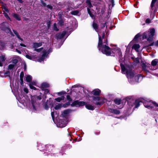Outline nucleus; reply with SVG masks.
<instances>
[{
	"label": "nucleus",
	"instance_id": "nucleus-33",
	"mask_svg": "<svg viewBox=\"0 0 158 158\" xmlns=\"http://www.w3.org/2000/svg\"><path fill=\"white\" fill-rule=\"evenodd\" d=\"M13 32H14V33L16 35V36H17V37L18 38L19 40H21L20 39V36H19V34H18V33L16 31H15L14 30H13Z\"/></svg>",
	"mask_w": 158,
	"mask_h": 158
},
{
	"label": "nucleus",
	"instance_id": "nucleus-9",
	"mask_svg": "<svg viewBox=\"0 0 158 158\" xmlns=\"http://www.w3.org/2000/svg\"><path fill=\"white\" fill-rule=\"evenodd\" d=\"M108 110L110 112L116 114H119L120 113V111L116 109L109 108L108 109Z\"/></svg>",
	"mask_w": 158,
	"mask_h": 158
},
{
	"label": "nucleus",
	"instance_id": "nucleus-2",
	"mask_svg": "<svg viewBox=\"0 0 158 158\" xmlns=\"http://www.w3.org/2000/svg\"><path fill=\"white\" fill-rule=\"evenodd\" d=\"M121 67L122 69V72L123 73H126L127 77L128 79L132 78L134 76L133 72L131 70H127L125 68L124 66L122 64H121Z\"/></svg>",
	"mask_w": 158,
	"mask_h": 158
},
{
	"label": "nucleus",
	"instance_id": "nucleus-4",
	"mask_svg": "<svg viewBox=\"0 0 158 158\" xmlns=\"http://www.w3.org/2000/svg\"><path fill=\"white\" fill-rule=\"evenodd\" d=\"M93 100L95 102V104L97 105H101L103 104L105 102V100L102 98L98 97H94Z\"/></svg>",
	"mask_w": 158,
	"mask_h": 158
},
{
	"label": "nucleus",
	"instance_id": "nucleus-36",
	"mask_svg": "<svg viewBox=\"0 0 158 158\" xmlns=\"http://www.w3.org/2000/svg\"><path fill=\"white\" fill-rule=\"evenodd\" d=\"M53 29L56 31H58V29L56 27V23H54L53 25Z\"/></svg>",
	"mask_w": 158,
	"mask_h": 158
},
{
	"label": "nucleus",
	"instance_id": "nucleus-13",
	"mask_svg": "<svg viewBox=\"0 0 158 158\" xmlns=\"http://www.w3.org/2000/svg\"><path fill=\"white\" fill-rule=\"evenodd\" d=\"M155 31V29L154 28L151 29L150 30L149 33V38H151L154 35Z\"/></svg>",
	"mask_w": 158,
	"mask_h": 158
},
{
	"label": "nucleus",
	"instance_id": "nucleus-14",
	"mask_svg": "<svg viewBox=\"0 0 158 158\" xmlns=\"http://www.w3.org/2000/svg\"><path fill=\"white\" fill-rule=\"evenodd\" d=\"M100 92L101 91L99 89H96L92 92V93L95 95H97L99 94Z\"/></svg>",
	"mask_w": 158,
	"mask_h": 158
},
{
	"label": "nucleus",
	"instance_id": "nucleus-23",
	"mask_svg": "<svg viewBox=\"0 0 158 158\" xmlns=\"http://www.w3.org/2000/svg\"><path fill=\"white\" fill-rule=\"evenodd\" d=\"M32 79V77L29 75H27L26 77V80L27 82H30Z\"/></svg>",
	"mask_w": 158,
	"mask_h": 158
},
{
	"label": "nucleus",
	"instance_id": "nucleus-22",
	"mask_svg": "<svg viewBox=\"0 0 158 158\" xmlns=\"http://www.w3.org/2000/svg\"><path fill=\"white\" fill-rule=\"evenodd\" d=\"M59 22L58 23V24L60 26H62L64 24V21L60 17L59 18Z\"/></svg>",
	"mask_w": 158,
	"mask_h": 158
},
{
	"label": "nucleus",
	"instance_id": "nucleus-32",
	"mask_svg": "<svg viewBox=\"0 0 158 158\" xmlns=\"http://www.w3.org/2000/svg\"><path fill=\"white\" fill-rule=\"evenodd\" d=\"M79 11L77 10L72 11L71 12V14L74 15H77Z\"/></svg>",
	"mask_w": 158,
	"mask_h": 158
},
{
	"label": "nucleus",
	"instance_id": "nucleus-41",
	"mask_svg": "<svg viewBox=\"0 0 158 158\" xmlns=\"http://www.w3.org/2000/svg\"><path fill=\"white\" fill-rule=\"evenodd\" d=\"M42 86L43 87H48V85L46 83H43L42 84Z\"/></svg>",
	"mask_w": 158,
	"mask_h": 158
},
{
	"label": "nucleus",
	"instance_id": "nucleus-54",
	"mask_svg": "<svg viewBox=\"0 0 158 158\" xmlns=\"http://www.w3.org/2000/svg\"><path fill=\"white\" fill-rule=\"evenodd\" d=\"M10 72L8 71H7L5 73V74H6L7 75H9Z\"/></svg>",
	"mask_w": 158,
	"mask_h": 158
},
{
	"label": "nucleus",
	"instance_id": "nucleus-40",
	"mask_svg": "<svg viewBox=\"0 0 158 158\" xmlns=\"http://www.w3.org/2000/svg\"><path fill=\"white\" fill-rule=\"evenodd\" d=\"M154 45L156 46H158V40L155 43H153L150 45L151 46Z\"/></svg>",
	"mask_w": 158,
	"mask_h": 158
},
{
	"label": "nucleus",
	"instance_id": "nucleus-18",
	"mask_svg": "<svg viewBox=\"0 0 158 158\" xmlns=\"http://www.w3.org/2000/svg\"><path fill=\"white\" fill-rule=\"evenodd\" d=\"M139 47L140 46L139 44H135L133 45L132 48L134 49L136 52H138L139 51Z\"/></svg>",
	"mask_w": 158,
	"mask_h": 158
},
{
	"label": "nucleus",
	"instance_id": "nucleus-56",
	"mask_svg": "<svg viewBox=\"0 0 158 158\" xmlns=\"http://www.w3.org/2000/svg\"><path fill=\"white\" fill-rule=\"evenodd\" d=\"M3 63V62H2L0 60V66H2V64Z\"/></svg>",
	"mask_w": 158,
	"mask_h": 158
},
{
	"label": "nucleus",
	"instance_id": "nucleus-25",
	"mask_svg": "<svg viewBox=\"0 0 158 158\" xmlns=\"http://www.w3.org/2000/svg\"><path fill=\"white\" fill-rule=\"evenodd\" d=\"M34 98H35V97L33 96V97H32V98H31L32 103V106H33V108L34 110H36V108L35 106V103L33 100Z\"/></svg>",
	"mask_w": 158,
	"mask_h": 158
},
{
	"label": "nucleus",
	"instance_id": "nucleus-3",
	"mask_svg": "<svg viewBox=\"0 0 158 158\" xmlns=\"http://www.w3.org/2000/svg\"><path fill=\"white\" fill-rule=\"evenodd\" d=\"M52 49L50 48L49 49L45 48L43 51V54L42 56L40 58L38 59V61L40 62H41L44 60L48 58V54L52 52Z\"/></svg>",
	"mask_w": 158,
	"mask_h": 158
},
{
	"label": "nucleus",
	"instance_id": "nucleus-6",
	"mask_svg": "<svg viewBox=\"0 0 158 158\" xmlns=\"http://www.w3.org/2000/svg\"><path fill=\"white\" fill-rule=\"evenodd\" d=\"M144 106L147 108H152L154 107V106L157 107H158V105L157 104L155 103L152 102H147V103H144Z\"/></svg>",
	"mask_w": 158,
	"mask_h": 158
},
{
	"label": "nucleus",
	"instance_id": "nucleus-7",
	"mask_svg": "<svg viewBox=\"0 0 158 158\" xmlns=\"http://www.w3.org/2000/svg\"><path fill=\"white\" fill-rule=\"evenodd\" d=\"M158 0H152L151 7L152 10H154V11H156V7H158Z\"/></svg>",
	"mask_w": 158,
	"mask_h": 158
},
{
	"label": "nucleus",
	"instance_id": "nucleus-45",
	"mask_svg": "<svg viewBox=\"0 0 158 158\" xmlns=\"http://www.w3.org/2000/svg\"><path fill=\"white\" fill-rule=\"evenodd\" d=\"M151 22V20L149 19H147L146 20V23H149Z\"/></svg>",
	"mask_w": 158,
	"mask_h": 158
},
{
	"label": "nucleus",
	"instance_id": "nucleus-52",
	"mask_svg": "<svg viewBox=\"0 0 158 158\" xmlns=\"http://www.w3.org/2000/svg\"><path fill=\"white\" fill-rule=\"evenodd\" d=\"M65 126V124H63L61 125H60L59 126V127H63Z\"/></svg>",
	"mask_w": 158,
	"mask_h": 158
},
{
	"label": "nucleus",
	"instance_id": "nucleus-37",
	"mask_svg": "<svg viewBox=\"0 0 158 158\" xmlns=\"http://www.w3.org/2000/svg\"><path fill=\"white\" fill-rule=\"evenodd\" d=\"M26 57L29 59L30 60H32L33 57L32 56H31L30 55H26Z\"/></svg>",
	"mask_w": 158,
	"mask_h": 158
},
{
	"label": "nucleus",
	"instance_id": "nucleus-10",
	"mask_svg": "<svg viewBox=\"0 0 158 158\" xmlns=\"http://www.w3.org/2000/svg\"><path fill=\"white\" fill-rule=\"evenodd\" d=\"M46 150H48L49 152H51V151L54 149V147L52 145H47L46 146Z\"/></svg>",
	"mask_w": 158,
	"mask_h": 158
},
{
	"label": "nucleus",
	"instance_id": "nucleus-44",
	"mask_svg": "<svg viewBox=\"0 0 158 158\" xmlns=\"http://www.w3.org/2000/svg\"><path fill=\"white\" fill-rule=\"evenodd\" d=\"M54 112H51V115L52 118V119L53 120L55 117L54 115Z\"/></svg>",
	"mask_w": 158,
	"mask_h": 158
},
{
	"label": "nucleus",
	"instance_id": "nucleus-26",
	"mask_svg": "<svg viewBox=\"0 0 158 158\" xmlns=\"http://www.w3.org/2000/svg\"><path fill=\"white\" fill-rule=\"evenodd\" d=\"M69 112V110H67L64 111L63 113L62 114V115L63 116H65Z\"/></svg>",
	"mask_w": 158,
	"mask_h": 158
},
{
	"label": "nucleus",
	"instance_id": "nucleus-8",
	"mask_svg": "<svg viewBox=\"0 0 158 158\" xmlns=\"http://www.w3.org/2000/svg\"><path fill=\"white\" fill-rule=\"evenodd\" d=\"M54 44H55L56 42H57L56 44L55 45L57 48H59L60 46L63 44L64 41H62V40H54L53 42Z\"/></svg>",
	"mask_w": 158,
	"mask_h": 158
},
{
	"label": "nucleus",
	"instance_id": "nucleus-46",
	"mask_svg": "<svg viewBox=\"0 0 158 158\" xmlns=\"http://www.w3.org/2000/svg\"><path fill=\"white\" fill-rule=\"evenodd\" d=\"M43 49V48H39V49H35V50L37 51V52H40L42 49Z\"/></svg>",
	"mask_w": 158,
	"mask_h": 158
},
{
	"label": "nucleus",
	"instance_id": "nucleus-27",
	"mask_svg": "<svg viewBox=\"0 0 158 158\" xmlns=\"http://www.w3.org/2000/svg\"><path fill=\"white\" fill-rule=\"evenodd\" d=\"M15 66L13 64H10L8 66V70H11L14 69V68L15 67Z\"/></svg>",
	"mask_w": 158,
	"mask_h": 158
},
{
	"label": "nucleus",
	"instance_id": "nucleus-62",
	"mask_svg": "<svg viewBox=\"0 0 158 158\" xmlns=\"http://www.w3.org/2000/svg\"><path fill=\"white\" fill-rule=\"evenodd\" d=\"M18 1H19L20 3H22L23 1L22 0H17Z\"/></svg>",
	"mask_w": 158,
	"mask_h": 158
},
{
	"label": "nucleus",
	"instance_id": "nucleus-16",
	"mask_svg": "<svg viewBox=\"0 0 158 158\" xmlns=\"http://www.w3.org/2000/svg\"><path fill=\"white\" fill-rule=\"evenodd\" d=\"M24 76V73L23 72H21L20 73V80L21 81V84L22 85L23 84V77Z\"/></svg>",
	"mask_w": 158,
	"mask_h": 158
},
{
	"label": "nucleus",
	"instance_id": "nucleus-20",
	"mask_svg": "<svg viewBox=\"0 0 158 158\" xmlns=\"http://www.w3.org/2000/svg\"><path fill=\"white\" fill-rule=\"evenodd\" d=\"M85 107L87 109L89 110H93L94 109V106L90 104H88L86 105L85 106Z\"/></svg>",
	"mask_w": 158,
	"mask_h": 158
},
{
	"label": "nucleus",
	"instance_id": "nucleus-55",
	"mask_svg": "<svg viewBox=\"0 0 158 158\" xmlns=\"http://www.w3.org/2000/svg\"><path fill=\"white\" fill-rule=\"evenodd\" d=\"M20 45L21 46H22V47H26V46L23 44H20Z\"/></svg>",
	"mask_w": 158,
	"mask_h": 158
},
{
	"label": "nucleus",
	"instance_id": "nucleus-17",
	"mask_svg": "<svg viewBox=\"0 0 158 158\" xmlns=\"http://www.w3.org/2000/svg\"><path fill=\"white\" fill-rule=\"evenodd\" d=\"M135 79L136 82H139V81H141L142 80V77L140 75H138L135 76Z\"/></svg>",
	"mask_w": 158,
	"mask_h": 158
},
{
	"label": "nucleus",
	"instance_id": "nucleus-61",
	"mask_svg": "<svg viewBox=\"0 0 158 158\" xmlns=\"http://www.w3.org/2000/svg\"><path fill=\"white\" fill-rule=\"evenodd\" d=\"M151 16H153V17H154V14H151ZM153 18H152V19H153Z\"/></svg>",
	"mask_w": 158,
	"mask_h": 158
},
{
	"label": "nucleus",
	"instance_id": "nucleus-51",
	"mask_svg": "<svg viewBox=\"0 0 158 158\" xmlns=\"http://www.w3.org/2000/svg\"><path fill=\"white\" fill-rule=\"evenodd\" d=\"M47 7L48 8H49L50 9H52V7L50 5H48L47 6Z\"/></svg>",
	"mask_w": 158,
	"mask_h": 158
},
{
	"label": "nucleus",
	"instance_id": "nucleus-39",
	"mask_svg": "<svg viewBox=\"0 0 158 158\" xmlns=\"http://www.w3.org/2000/svg\"><path fill=\"white\" fill-rule=\"evenodd\" d=\"M146 33H144L143 36V39H146L147 38V35Z\"/></svg>",
	"mask_w": 158,
	"mask_h": 158
},
{
	"label": "nucleus",
	"instance_id": "nucleus-60",
	"mask_svg": "<svg viewBox=\"0 0 158 158\" xmlns=\"http://www.w3.org/2000/svg\"><path fill=\"white\" fill-rule=\"evenodd\" d=\"M99 38V40H101V37L100 34H98Z\"/></svg>",
	"mask_w": 158,
	"mask_h": 158
},
{
	"label": "nucleus",
	"instance_id": "nucleus-11",
	"mask_svg": "<svg viewBox=\"0 0 158 158\" xmlns=\"http://www.w3.org/2000/svg\"><path fill=\"white\" fill-rule=\"evenodd\" d=\"M74 103L75 105H78L79 106H82L85 105V102H84L78 101H75L74 102Z\"/></svg>",
	"mask_w": 158,
	"mask_h": 158
},
{
	"label": "nucleus",
	"instance_id": "nucleus-24",
	"mask_svg": "<svg viewBox=\"0 0 158 158\" xmlns=\"http://www.w3.org/2000/svg\"><path fill=\"white\" fill-rule=\"evenodd\" d=\"M93 28L95 30L98 32V26L96 23H94L93 24Z\"/></svg>",
	"mask_w": 158,
	"mask_h": 158
},
{
	"label": "nucleus",
	"instance_id": "nucleus-42",
	"mask_svg": "<svg viewBox=\"0 0 158 158\" xmlns=\"http://www.w3.org/2000/svg\"><path fill=\"white\" fill-rule=\"evenodd\" d=\"M4 15L5 16V17L8 19H9L10 20V21H11V20H10V18L8 16V15L6 14V13H5L4 14Z\"/></svg>",
	"mask_w": 158,
	"mask_h": 158
},
{
	"label": "nucleus",
	"instance_id": "nucleus-53",
	"mask_svg": "<svg viewBox=\"0 0 158 158\" xmlns=\"http://www.w3.org/2000/svg\"><path fill=\"white\" fill-rule=\"evenodd\" d=\"M90 16L92 18V19H94V15L92 14H91L90 15Z\"/></svg>",
	"mask_w": 158,
	"mask_h": 158
},
{
	"label": "nucleus",
	"instance_id": "nucleus-30",
	"mask_svg": "<svg viewBox=\"0 0 158 158\" xmlns=\"http://www.w3.org/2000/svg\"><path fill=\"white\" fill-rule=\"evenodd\" d=\"M64 99V97H59L55 99V100L56 101L60 102L61 100Z\"/></svg>",
	"mask_w": 158,
	"mask_h": 158
},
{
	"label": "nucleus",
	"instance_id": "nucleus-63",
	"mask_svg": "<svg viewBox=\"0 0 158 158\" xmlns=\"http://www.w3.org/2000/svg\"><path fill=\"white\" fill-rule=\"evenodd\" d=\"M102 39H104V34H103L102 35Z\"/></svg>",
	"mask_w": 158,
	"mask_h": 158
},
{
	"label": "nucleus",
	"instance_id": "nucleus-49",
	"mask_svg": "<svg viewBox=\"0 0 158 158\" xmlns=\"http://www.w3.org/2000/svg\"><path fill=\"white\" fill-rule=\"evenodd\" d=\"M89 15H90L91 14H92L91 12L89 9H87Z\"/></svg>",
	"mask_w": 158,
	"mask_h": 158
},
{
	"label": "nucleus",
	"instance_id": "nucleus-31",
	"mask_svg": "<svg viewBox=\"0 0 158 158\" xmlns=\"http://www.w3.org/2000/svg\"><path fill=\"white\" fill-rule=\"evenodd\" d=\"M6 60V58L4 56L2 55L0 56V60L4 62Z\"/></svg>",
	"mask_w": 158,
	"mask_h": 158
},
{
	"label": "nucleus",
	"instance_id": "nucleus-47",
	"mask_svg": "<svg viewBox=\"0 0 158 158\" xmlns=\"http://www.w3.org/2000/svg\"><path fill=\"white\" fill-rule=\"evenodd\" d=\"M24 91L26 93H27L28 92V90L27 88H24Z\"/></svg>",
	"mask_w": 158,
	"mask_h": 158
},
{
	"label": "nucleus",
	"instance_id": "nucleus-48",
	"mask_svg": "<svg viewBox=\"0 0 158 158\" xmlns=\"http://www.w3.org/2000/svg\"><path fill=\"white\" fill-rule=\"evenodd\" d=\"M67 98L68 100L69 101H71V98H70V97L69 95H67Z\"/></svg>",
	"mask_w": 158,
	"mask_h": 158
},
{
	"label": "nucleus",
	"instance_id": "nucleus-15",
	"mask_svg": "<svg viewBox=\"0 0 158 158\" xmlns=\"http://www.w3.org/2000/svg\"><path fill=\"white\" fill-rule=\"evenodd\" d=\"M42 45V43L41 42H39L38 43H34L33 44L32 46L34 48H37L41 46Z\"/></svg>",
	"mask_w": 158,
	"mask_h": 158
},
{
	"label": "nucleus",
	"instance_id": "nucleus-57",
	"mask_svg": "<svg viewBox=\"0 0 158 158\" xmlns=\"http://www.w3.org/2000/svg\"><path fill=\"white\" fill-rule=\"evenodd\" d=\"M45 91V93H47L49 92V91L48 89H46L44 90Z\"/></svg>",
	"mask_w": 158,
	"mask_h": 158
},
{
	"label": "nucleus",
	"instance_id": "nucleus-64",
	"mask_svg": "<svg viewBox=\"0 0 158 158\" xmlns=\"http://www.w3.org/2000/svg\"><path fill=\"white\" fill-rule=\"evenodd\" d=\"M43 5L44 6H45L46 5V4L44 3H43Z\"/></svg>",
	"mask_w": 158,
	"mask_h": 158
},
{
	"label": "nucleus",
	"instance_id": "nucleus-38",
	"mask_svg": "<svg viewBox=\"0 0 158 158\" xmlns=\"http://www.w3.org/2000/svg\"><path fill=\"white\" fill-rule=\"evenodd\" d=\"M61 107V106L60 104L56 105L55 107V109L56 110H58L60 109Z\"/></svg>",
	"mask_w": 158,
	"mask_h": 158
},
{
	"label": "nucleus",
	"instance_id": "nucleus-29",
	"mask_svg": "<svg viewBox=\"0 0 158 158\" xmlns=\"http://www.w3.org/2000/svg\"><path fill=\"white\" fill-rule=\"evenodd\" d=\"M18 60L16 59L13 58L12 60V64L16 66V64L18 63Z\"/></svg>",
	"mask_w": 158,
	"mask_h": 158
},
{
	"label": "nucleus",
	"instance_id": "nucleus-19",
	"mask_svg": "<svg viewBox=\"0 0 158 158\" xmlns=\"http://www.w3.org/2000/svg\"><path fill=\"white\" fill-rule=\"evenodd\" d=\"M140 102L139 101V100H136L135 101V103L133 105H132V106L133 105H134L135 106V108H137L139 106Z\"/></svg>",
	"mask_w": 158,
	"mask_h": 158
},
{
	"label": "nucleus",
	"instance_id": "nucleus-12",
	"mask_svg": "<svg viewBox=\"0 0 158 158\" xmlns=\"http://www.w3.org/2000/svg\"><path fill=\"white\" fill-rule=\"evenodd\" d=\"M2 30L6 33H10L11 34H12L11 30L8 27H2Z\"/></svg>",
	"mask_w": 158,
	"mask_h": 158
},
{
	"label": "nucleus",
	"instance_id": "nucleus-50",
	"mask_svg": "<svg viewBox=\"0 0 158 158\" xmlns=\"http://www.w3.org/2000/svg\"><path fill=\"white\" fill-rule=\"evenodd\" d=\"M36 98L40 100L41 99V96H39L36 97Z\"/></svg>",
	"mask_w": 158,
	"mask_h": 158
},
{
	"label": "nucleus",
	"instance_id": "nucleus-34",
	"mask_svg": "<svg viewBox=\"0 0 158 158\" xmlns=\"http://www.w3.org/2000/svg\"><path fill=\"white\" fill-rule=\"evenodd\" d=\"M141 36V35L139 33H138L135 36L133 40H137Z\"/></svg>",
	"mask_w": 158,
	"mask_h": 158
},
{
	"label": "nucleus",
	"instance_id": "nucleus-43",
	"mask_svg": "<svg viewBox=\"0 0 158 158\" xmlns=\"http://www.w3.org/2000/svg\"><path fill=\"white\" fill-rule=\"evenodd\" d=\"M29 86L30 88L31 89H33L34 90H35L36 89V88L31 85V84H29Z\"/></svg>",
	"mask_w": 158,
	"mask_h": 158
},
{
	"label": "nucleus",
	"instance_id": "nucleus-28",
	"mask_svg": "<svg viewBox=\"0 0 158 158\" xmlns=\"http://www.w3.org/2000/svg\"><path fill=\"white\" fill-rule=\"evenodd\" d=\"M121 100L119 99H115L114 100V102L117 105L120 104L121 102Z\"/></svg>",
	"mask_w": 158,
	"mask_h": 158
},
{
	"label": "nucleus",
	"instance_id": "nucleus-5",
	"mask_svg": "<svg viewBox=\"0 0 158 158\" xmlns=\"http://www.w3.org/2000/svg\"><path fill=\"white\" fill-rule=\"evenodd\" d=\"M68 36V33L65 31H64L61 33H58L56 35V37L58 39H65Z\"/></svg>",
	"mask_w": 158,
	"mask_h": 158
},
{
	"label": "nucleus",
	"instance_id": "nucleus-1",
	"mask_svg": "<svg viewBox=\"0 0 158 158\" xmlns=\"http://www.w3.org/2000/svg\"><path fill=\"white\" fill-rule=\"evenodd\" d=\"M98 47L103 54L107 56H114L115 54L120 55L121 54L120 48L116 47L112 49L110 48L108 46L107 40H99Z\"/></svg>",
	"mask_w": 158,
	"mask_h": 158
},
{
	"label": "nucleus",
	"instance_id": "nucleus-58",
	"mask_svg": "<svg viewBox=\"0 0 158 158\" xmlns=\"http://www.w3.org/2000/svg\"><path fill=\"white\" fill-rule=\"evenodd\" d=\"M4 10L6 11L7 12H9V10H8L6 8H4Z\"/></svg>",
	"mask_w": 158,
	"mask_h": 158
},
{
	"label": "nucleus",
	"instance_id": "nucleus-21",
	"mask_svg": "<svg viewBox=\"0 0 158 158\" xmlns=\"http://www.w3.org/2000/svg\"><path fill=\"white\" fill-rule=\"evenodd\" d=\"M17 20L20 21L21 20V18L19 15L17 14L13 13L12 15Z\"/></svg>",
	"mask_w": 158,
	"mask_h": 158
},
{
	"label": "nucleus",
	"instance_id": "nucleus-35",
	"mask_svg": "<svg viewBox=\"0 0 158 158\" xmlns=\"http://www.w3.org/2000/svg\"><path fill=\"white\" fill-rule=\"evenodd\" d=\"M157 62H158L155 60L152 61L151 64L153 66H155L157 64Z\"/></svg>",
	"mask_w": 158,
	"mask_h": 158
},
{
	"label": "nucleus",
	"instance_id": "nucleus-59",
	"mask_svg": "<svg viewBox=\"0 0 158 158\" xmlns=\"http://www.w3.org/2000/svg\"><path fill=\"white\" fill-rule=\"evenodd\" d=\"M16 51L17 52L19 53V54L21 53V52L20 51H19V50H18L17 49H16Z\"/></svg>",
	"mask_w": 158,
	"mask_h": 158
}]
</instances>
